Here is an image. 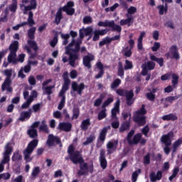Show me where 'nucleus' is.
I'll return each instance as SVG.
<instances>
[{
	"instance_id": "obj_9",
	"label": "nucleus",
	"mask_w": 182,
	"mask_h": 182,
	"mask_svg": "<svg viewBox=\"0 0 182 182\" xmlns=\"http://www.w3.org/2000/svg\"><path fill=\"white\" fill-rule=\"evenodd\" d=\"M38 143H39V140L38 139H33L28 143L26 149L23 151L24 160H28L31 158V154L38 147Z\"/></svg>"
},
{
	"instance_id": "obj_3",
	"label": "nucleus",
	"mask_w": 182,
	"mask_h": 182,
	"mask_svg": "<svg viewBox=\"0 0 182 182\" xmlns=\"http://www.w3.org/2000/svg\"><path fill=\"white\" fill-rule=\"evenodd\" d=\"M35 32H36V27H31L28 30V37L30 40L27 41L28 45L24 46L23 48L30 55V59L36 58V52L39 50L38 43L33 41L35 39Z\"/></svg>"
},
{
	"instance_id": "obj_38",
	"label": "nucleus",
	"mask_w": 182,
	"mask_h": 182,
	"mask_svg": "<svg viewBox=\"0 0 182 182\" xmlns=\"http://www.w3.org/2000/svg\"><path fill=\"white\" fill-rule=\"evenodd\" d=\"M157 9L159 10V15H164V14H167V11H168V5L167 3H165V6L159 5Z\"/></svg>"
},
{
	"instance_id": "obj_16",
	"label": "nucleus",
	"mask_w": 182,
	"mask_h": 182,
	"mask_svg": "<svg viewBox=\"0 0 182 182\" xmlns=\"http://www.w3.org/2000/svg\"><path fill=\"white\" fill-rule=\"evenodd\" d=\"M46 143L48 147H53V146H55V143H56V144L62 145V141L60 140V138L58 136H55L53 134L48 135Z\"/></svg>"
},
{
	"instance_id": "obj_52",
	"label": "nucleus",
	"mask_w": 182,
	"mask_h": 182,
	"mask_svg": "<svg viewBox=\"0 0 182 182\" xmlns=\"http://www.w3.org/2000/svg\"><path fill=\"white\" fill-rule=\"evenodd\" d=\"M113 97H109L107 100H105L102 105V109H106V107H107V106H109V105H110V103H113Z\"/></svg>"
},
{
	"instance_id": "obj_10",
	"label": "nucleus",
	"mask_w": 182,
	"mask_h": 182,
	"mask_svg": "<svg viewBox=\"0 0 182 182\" xmlns=\"http://www.w3.org/2000/svg\"><path fill=\"white\" fill-rule=\"evenodd\" d=\"M97 25L99 26H104L105 28H106V26L112 28V32H118V33L122 32V26L116 24L113 20L111 21H109L108 20H106L105 21H99Z\"/></svg>"
},
{
	"instance_id": "obj_20",
	"label": "nucleus",
	"mask_w": 182,
	"mask_h": 182,
	"mask_svg": "<svg viewBox=\"0 0 182 182\" xmlns=\"http://www.w3.org/2000/svg\"><path fill=\"white\" fill-rule=\"evenodd\" d=\"M126 100L127 106H132L134 103V92H133V90H130L129 91L127 90L125 92Z\"/></svg>"
},
{
	"instance_id": "obj_27",
	"label": "nucleus",
	"mask_w": 182,
	"mask_h": 182,
	"mask_svg": "<svg viewBox=\"0 0 182 182\" xmlns=\"http://www.w3.org/2000/svg\"><path fill=\"white\" fill-rule=\"evenodd\" d=\"M143 137V134H141V133H137L136 134L133 139H131V142L129 143V146L132 145H137L139 144V143H140V140H141V138Z\"/></svg>"
},
{
	"instance_id": "obj_46",
	"label": "nucleus",
	"mask_w": 182,
	"mask_h": 182,
	"mask_svg": "<svg viewBox=\"0 0 182 182\" xmlns=\"http://www.w3.org/2000/svg\"><path fill=\"white\" fill-rule=\"evenodd\" d=\"M80 114V109L78 107H74L73 109V117L72 120H75V119H77Z\"/></svg>"
},
{
	"instance_id": "obj_33",
	"label": "nucleus",
	"mask_w": 182,
	"mask_h": 182,
	"mask_svg": "<svg viewBox=\"0 0 182 182\" xmlns=\"http://www.w3.org/2000/svg\"><path fill=\"white\" fill-rule=\"evenodd\" d=\"M90 119L87 118L86 119H84L80 124L81 130H83V132H86V130L89 129V126H90Z\"/></svg>"
},
{
	"instance_id": "obj_44",
	"label": "nucleus",
	"mask_w": 182,
	"mask_h": 182,
	"mask_svg": "<svg viewBox=\"0 0 182 182\" xmlns=\"http://www.w3.org/2000/svg\"><path fill=\"white\" fill-rule=\"evenodd\" d=\"M171 77H172V80H171L172 85L177 86L178 85V79H180V77L177 74L173 73L171 74Z\"/></svg>"
},
{
	"instance_id": "obj_1",
	"label": "nucleus",
	"mask_w": 182,
	"mask_h": 182,
	"mask_svg": "<svg viewBox=\"0 0 182 182\" xmlns=\"http://www.w3.org/2000/svg\"><path fill=\"white\" fill-rule=\"evenodd\" d=\"M69 156H66L65 160H70L73 164H79V168L77 171V176L81 177L82 176H89L90 174H93L95 170V166L93 163L89 165L85 161L83 156L80 154V151H75V146L70 144L67 151Z\"/></svg>"
},
{
	"instance_id": "obj_49",
	"label": "nucleus",
	"mask_w": 182,
	"mask_h": 182,
	"mask_svg": "<svg viewBox=\"0 0 182 182\" xmlns=\"http://www.w3.org/2000/svg\"><path fill=\"white\" fill-rule=\"evenodd\" d=\"M141 132L145 137H149V132H150V127H149V125H146L145 127H144L141 129Z\"/></svg>"
},
{
	"instance_id": "obj_28",
	"label": "nucleus",
	"mask_w": 182,
	"mask_h": 182,
	"mask_svg": "<svg viewBox=\"0 0 182 182\" xmlns=\"http://www.w3.org/2000/svg\"><path fill=\"white\" fill-rule=\"evenodd\" d=\"M62 9L59 8L55 14L54 23L59 25L62 19H63V14L62 13Z\"/></svg>"
},
{
	"instance_id": "obj_41",
	"label": "nucleus",
	"mask_w": 182,
	"mask_h": 182,
	"mask_svg": "<svg viewBox=\"0 0 182 182\" xmlns=\"http://www.w3.org/2000/svg\"><path fill=\"white\" fill-rule=\"evenodd\" d=\"M39 131L47 134L49 133V127H48L45 119L41 122V125L39 127Z\"/></svg>"
},
{
	"instance_id": "obj_8",
	"label": "nucleus",
	"mask_w": 182,
	"mask_h": 182,
	"mask_svg": "<svg viewBox=\"0 0 182 182\" xmlns=\"http://www.w3.org/2000/svg\"><path fill=\"white\" fill-rule=\"evenodd\" d=\"M174 137V133L173 132H170L166 134L162 135L161 138V143L165 144V147L164 148V151L167 155L170 154V151L171 149H170V146H171V139Z\"/></svg>"
},
{
	"instance_id": "obj_15",
	"label": "nucleus",
	"mask_w": 182,
	"mask_h": 182,
	"mask_svg": "<svg viewBox=\"0 0 182 182\" xmlns=\"http://www.w3.org/2000/svg\"><path fill=\"white\" fill-rule=\"evenodd\" d=\"M85 87H86V85L83 82H81L78 85L76 81H74L71 84L72 90H73L74 92H77V95H79L80 96H82V93H83Z\"/></svg>"
},
{
	"instance_id": "obj_18",
	"label": "nucleus",
	"mask_w": 182,
	"mask_h": 182,
	"mask_svg": "<svg viewBox=\"0 0 182 182\" xmlns=\"http://www.w3.org/2000/svg\"><path fill=\"white\" fill-rule=\"evenodd\" d=\"M120 112V100H117L114 105V108L111 110V118L115 120H117V113Z\"/></svg>"
},
{
	"instance_id": "obj_31",
	"label": "nucleus",
	"mask_w": 182,
	"mask_h": 182,
	"mask_svg": "<svg viewBox=\"0 0 182 182\" xmlns=\"http://www.w3.org/2000/svg\"><path fill=\"white\" fill-rule=\"evenodd\" d=\"M95 140H96V135L94 133H92L87 137L86 141L82 143V145L89 146V144H92Z\"/></svg>"
},
{
	"instance_id": "obj_30",
	"label": "nucleus",
	"mask_w": 182,
	"mask_h": 182,
	"mask_svg": "<svg viewBox=\"0 0 182 182\" xmlns=\"http://www.w3.org/2000/svg\"><path fill=\"white\" fill-rule=\"evenodd\" d=\"M18 49H19V42H18V41H15L10 44L9 50L11 53H16Z\"/></svg>"
},
{
	"instance_id": "obj_21",
	"label": "nucleus",
	"mask_w": 182,
	"mask_h": 182,
	"mask_svg": "<svg viewBox=\"0 0 182 182\" xmlns=\"http://www.w3.org/2000/svg\"><path fill=\"white\" fill-rule=\"evenodd\" d=\"M107 33V31L106 29L102 30H95L93 32L94 36L92 38L93 42H97L100 39V36H104Z\"/></svg>"
},
{
	"instance_id": "obj_22",
	"label": "nucleus",
	"mask_w": 182,
	"mask_h": 182,
	"mask_svg": "<svg viewBox=\"0 0 182 182\" xmlns=\"http://www.w3.org/2000/svg\"><path fill=\"white\" fill-rule=\"evenodd\" d=\"M163 178V172L161 171H158L156 174V172H151L149 174V178L151 182L159 181Z\"/></svg>"
},
{
	"instance_id": "obj_24",
	"label": "nucleus",
	"mask_w": 182,
	"mask_h": 182,
	"mask_svg": "<svg viewBox=\"0 0 182 182\" xmlns=\"http://www.w3.org/2000/svg\"><path fill=\"white\" fill-rule=\"evenodd\" d=\"M97 68L100 70V72L95 76V79H102L105 75V67L102 62H98L96 64Z\"/></svg>"
},
{
	"instance_id": "obj_54",
	"label": "nucleus",
	"mask_w": 182,
	"mask_h": 182,
	"mask_svg": "<svg viewBox=\"0 0 182 182\" xmlns=\"http://www.w3.org/2000/svg\"><path fill=\"white\" fill-rule=\"evenodd\" d=\"M12 161H19L22 160V155L19 154V153L14 154V155L11 157Z\"/></svg>"
},
{
	"instance_id": "obj_39",
	"label": "nucleus",
	"mask_w": 182,
	"mask_h": 182,
	"mask_svg": "<svg viewBox=\"0 0 182 182\" xmlns=\"http://www.w3.org/2000/svg\"><path fill=\"white\" fill-rule=\"evenodd\" d=\"M117 76H119L122 79L124 77V68H123V63L121 61L118 63Z\"/></svg>"
},
{
	"instance_id": "obj_19",
	"label": "nucleus",
	"mask_w": 182,
	"mask_h": 182,
	"mask_svg": "<svg viewBox=\"0 0 182 182\" xmlns=\"http://www.w3.org/2000/svg\"><path fill=\"white\" fill-rule=\"evenodd\" d=\"M119 141H114V142L112 141H108L107 144V155L110 156L111 154H113L114 151H116V149H117V144Z\"/></svg>"
},
{
	"instance_id": "obj_36",
	"label": "nucleus",
	"mask_w": 182,
	"mask_h": 182,
	"mask_svg": "<svg viewBox=\"0 0 182 182\" xmlns=\"http://www.w3.org/2000/svg\"><path fill=\"white\" fill-rule=\"evenodd\" d=\"M129 129H130V121H125L119 127V133H123V132H126Z\"/></svg>"
},
{
	"instance_id": "obj_37",
	"label": "nucleus",
	"mask_w": 182,
	"mask_h": 182,
	"mask_svg": "<svg viewBox=\"0 0 182 182\" xmlns=\"http://www.w3.org/2000/svg\"><path fill=\"white\" fill-rule=\"evenodd\" d=\"M7 60L9 63H16L18 62V60L16 59V53H10L7 57Z\"/></svg>"
},
{
	"instance_id": "obj_45",
	"label": "nucleus",
	"mask_w": 182,
	"mask_h": 182,
	"mask_svg": "<svg viewBox=\"0 0 182 182\" xmlns=\"http://www.w3.org/2000/svg\"><path fill=\"white\" fill-rule=\"evenodd\" d=\"M144 66H146L149 70H154L156 68V63L153 61H148L146 63L142 64Z\"/></svg>"
},
{
	"instance_id": "obj_13",
	"label": "nucleus",
	"mask_w": 182,
	"mask_h": 182,
	"mask_svg": "<svg viewBox=\"0 0 182 182\" xmlns=\"http://www.w3.org/2000/svg\"><path fill=\"white\" fill-rule=\"evenodd\" d=\"M109 129H110V126L105 127L100 132V135L97 141V147L98 149L103 146L105 141L106 140V136L107 135V131Z\"/></svg>"
},
{
	"instance_id": "obj_50",
	"label": "nucleus",
	"mask_w": 182,
	"mask_h": 182,
	"mask_svg": "<svg viewBox=\"0 0 182 182\" xmlns=\"http://www.w3.org/2000/svg\"><path fill=\"white\" fill-rule=\"evenodd\" d=\"M124 69V70H130V69H133V63L129 60H126Z\"/></svg>"
},
{
	"instance_id": "obj_53",
	"label": "nucleus",
	"mask_w": 182,
	"mask_h": 182,
	"mask_svg": "<svg viewBox=\"0 0 182 182\" xmlns=\"http://www.w3.org/2000/svg\"><path fill=\"white\" fill-rule=\"evenodd\" d=\"M61 38L62 39H64L63 42V45H68V43H69V38H70V35L69 34H61Z\"/></svg>"
},
{
	"instance_id": "obj_7",
	"label": "nucleus",
	"mask_w": 182,
	"mask_h": 182,
	"mask_svg": "<svg viewBox=\"0 0 182 182\" xmlns=\"http://www.w3.org/2000/svg\"><path fill=\"white\" fill-rule=\"evenodd\" d=\"M76 41H75V38H73L70 43H69L68 46L65 48V55H68L69 56V65L70 66L75 67V63H76V60L79 59V54H75L71 53L72 46H75Z\"/></svg>"
},
{
	"instance_id": "obj_4",
	"label": "nucleus",
	"mask_w": 182,
	"mask_h": 182,
	"mask_svg": "<svg viewBox=\"0 0 182 182\" xmlns=\"http://www.w3.org/2000/svg\"><path fill=\"white\" fill-rule=\"evenodd\" d=\"M63 79L64 82L62 85V88L59 92V97H61L60 103L58 104V110H62L65 107L66 103V92L69 90V87L70 86V79H69V73L65 72L63 74Z\"/></svg>"
},
{
	"instance_id": "obj_62",
	"label": "nucleus",
	"mask_w": 182,
	"mask_h": 182,
	"mask_svg": "<svg viewBox=\"0 0 182 182\" xmlns=\"http://www.w3.org/2000/svg\"><path fill=\"white\" fill-rule=\"evenodd\" d=\"M28 81L31 86H35V85H36V80L35 79V77H33V75H31L30 77H28Z\"/></svg>"
},
{
	"instance_id": "obj_23",
	"label": "nucleus",
	"mask_w": 182,
	"mask_h": 182,
	"mask_svg": "<svg viewBox=\"0 0 182 182\" xmlns=\"http://www.w3.org/2000/svg\"><path fill=\"white\" fill-rule=\"evenodd\" d=\"M31 116H32L31 109H29L28 111H23L20 114V117L18 120H20V122H25L26 120H29V119H31Z\"/></svg>"
},
{
	"instance_id": "obj_17",
	"label": "nucleus",
	"mask_w": 182,
	"mask_h": 182,
	"mask_svg": "<svg viewBox=\"0 0 182 182\" xmlns=\"http://www.w3.org/2000/svg\"><path fill=\"white\" fill-rule=\"evenodd\" d=\"M95 60V55L93 54L89 53L85 55L82 58V64L87 69H92V62Z\"/></svg>"
},
{
	"instance_id": "obj_58",
	"label": "nucleus",
	"mask_w": 182,
	"mask_h": 182,
	"mask_svg": "<svg viewBox=\"0 0 182 182\" xmlns=\"http://www.w3.org/2000/svg\"><path fill=\"white\" fill-rule=\"evenodd\" d=\"M53 87H55V86H53V85H50V86H47L46 87H45L44 89L46 90V95L50 96L53 93L52 89H53Z\"/></svg>"
},
{
	"instance_id": "obj_32",
	"label": "nucleus",
	"mask_w": 182,
	"mask_h": 182,
	"mask_svg": "<svg viewBox=\"0 0 182 182\" xmlns=\"http://www.w3.org/2000/svg\"><path fill=\"white\" fill-rule=\"evenodd\" d=\"M182 144V138L178 139L175 141L172 145V153L174 154L178 150V147Z\"/></svg>"
},
{
	"instance_id": "obj_5",
	"label": "nucleus",
	"mask_w": 182,
	"mask_h": 182,
	"mask_svg": "<svg viewBox=\"0 0 182 182\" xmlns=\"http://www.w3.org/2000/svg\"><path fill=\"white\" fill-rule=\"evenodd\" d=\"M12 153H14V144L11 141H9L4 146V151L2 154L3 159L0 164V173H2L5 168L4 164H8L11 161V154Z\"/></svg>"
},
{
	"instance_id": "obj_42",
	"label": "nucleus",
	"mask_w": 182,
	"mask_h": 182,
	"mask_svg": "<svg viewBox=\"0 0 182 182\" xmlns=\"http://www.w3.org/2000/svg\"><path fill=\"white\" fill-rule=\"evenodd\" d=\"M121 26H124V25H128L130 26V23H133V18L132 17H128L127 19H122L119 21Z\"/></svg>"
},
{
	"instance_id": "obj_25",
	"label": "nucleus",
	"mask_w": 182,
	"mask_h": 182,
	"mask_svg": "<svg viewBox=\"0 0 182 182\" xmlns=\"http://www.w3.org/2000/svg\"><path fill=\"white\" fill-rule=\"evenodd\" d=\"M133 121L137 123L138 126H144L146 124V116L134 115Z\"/></svg>"
},
{
	"instance_id": "obj_6",
	"label": "nucleus",
	"mask_w": 182,
	"mask_h": 182,
	"mask_svg": "<svg viewBox=\"0 0 182 182\" xmlns=\"http://www.w3.org/2000/svg\"><path fill=\"white\" fill-rule=\"evenodd\" d=\"M4 75L6 76V78L1 85V90L2 92L6 90L9 93H12L14 92V88L11 87V85H12V80H11V77H12V70H5Z\"/></svg>"
},
{
	"instance_id": "obj_55",
	"label": "nucleus",
	"mask_w": 182,
	"mask_h": 182,
	"mask_svg": "<svg viewBox=\"0 0 182 182\" xmlns=\"http://www.w3.org/2000/svg\"><path fill=\"white\" fill-rule=\"evenodd\" d=\"M146 97L148 99V100H150V102H154V100H156V95H154L153 92L146 93Z\"/></svg>"
},
{
	"instance_id": "obj_26",
	"label": "nucleus",
	"mask_w": 182,
	"mask_h": 182,
	"mask_svg": "<svg viewBox=\"0 0 182 182\" xmlns=\"http://www.w3.org/2000/svg\"><path fill=\"white\" fill-rule=\"evenodd\" d=\"M58 127L63 132H66L69 133L72 130V123L70 122H60L58 125Z\"/></svg>"
},
{
	"instance_id": "obj_34",
	"label": "nucleus",
	"mask_w": 182,
	"mask_h": 182,
	"mask_svg": "<svg viewBox=\"0 0 182 182\" xmlns=\"http://www.w3.org/2000/svg\"><path fill=\"white\" fill-rule=\"evenodd\" d=\"M27 134L31 139L36 140V138L38 137V130H36V129L31 128L27 131Z\"/></svg>"
},
{
	"instance_id": "obj_59",
	"label": "nucleus",
	"mask_w": 182,
	"mask_h": 182,
	"mask_svg": "<svg viewBox=\"0 0 182 182\" xmlns=\"http://www.w3.org/2000/svg\"><path fill=\"white\" fill-rule=\"evenodd\" d=\"M39 173H41V168H39V166H36L33 169L31 176L32 177H36V176H38Z\"/></svg>"
},
{
	"instance_id": "obj_64",
	"label": "nucleus",
	"mask_w": 182,
	"mask_h": 182,
	"mask_svg": "<svg viewBox=\"0 0 182 182\" xmlns=\"http://www.w3.org/2000/svg\"><path fill=\"white\" fill-rule=\"evenodd\" d=\"M107 43H110V41L109 40V37H106L102 41H100L99 46H105V45H107Z\"/></svg>"
},
{
	"instance_id": "obj_35",
	"label": "nucleus",
	"mask_w": 182,
	"mask_h": 182,
	"mask_svg": "<svg viewBox=\"0 0 182 182\" xmlns=\"http://www.w3.org/2000/svg\"><path fill=\"white\" fill-rule=\"evenodd\" d=\"M150 59L153 62H156V63L159 65L160 68H162L163 65H164V59H163V58H159L156 57V55H152L150 56Z\"/></svg>"
},
{
	"instance_id": "obj_2",
	"label": "nucleus",
	"mask_w": 182,
	"mask_h": 182,
	"mask_svg": "<svg viewBox=\"0 0 182 182\" xmlns=\"http://www.w3.org/2000/svg\"><path fill=\"white\" fill-rule=\"evenodd\" d=\"M22 4H20V9L23 11V14L26 15L28 12V17L27 21H23L21 23L20 28L29 25V26H33L35 25V20H33V12L36 8H38V2L36 0H22Z\"/></svg>"
},
{
	"instance_id": "obj_40",
	"label": "nucleus",
	"mask_w": 182,
	"mask_h": 182,
	"mask_svg": "<svg viewBox=\"0 0 182 182\" xmlns=\"http://www.w3.org/2000/svg\"><path fill=\"white\" fill-rule=\"evenodd\" d=\"M144 114H147V110H146V105L143 104L139 109L135 112L134 115L136 116H144Z\"/></svg>"
},
{
	"instance_id": "obj_47",
	"label": "nucleus",
	"mask_w": 182,
	"mask_h": 182,
	"mask_svg": "<svg viewBox=\"0 0 182 182\" xmlns=\"http://www.w3.org/2000/svg\"><path fill=\"white\" fill-rule=\"evenodd\" d=\"M121 83H122V80H120V78H117L111 84V88L117 89V87L120 86Z\"/></svg>"
},
{
	"instance_id": "obj_29",
	"label": "nucleus",
	"mask_w": 182,
	"mask_h": 182,
	"mask_svg": "<svg viewBox=\"0 0 182 182\" xmlns=\"http://www.w3.org/2000/svg\"><path fill=\"white\" fill-rule=\"evenodd\" d=\"M178 119V117H177V115L176 114H168L166 115H164L162 117V120L166 121V122H170V120H171V122H176V120H177Z\"/></svg>"
},
{
	"instance_id": "obj_51",
	"label": "nucleus",
	"mask_w": 182,
	"mask_h": 182,
	"mask_svg": "<svg viewBox=\"0 0 182 182\" xmlns=\"http://www.w3.org/2000/svg\"><path fill=\"white\" fill-rule=\"evenodd\" d=\"M80 50V43H75V48H72L70 50L71 53H75V55H79V51Z\"/></svg>"
},
{
	"instance_id": "obj_12",
	"label": "nucleus",
	"mask_w": 182,
	"mask_h": 182,
	"mask_svg": "<svg viewBox=\"0 0 182 182\" xmlns=\"http://www.w3.org/2000/svg\"><path fill=\"white\" fill-rule=\"evenodd\" d=\"M75 6V1H68L67 4L63 6L60 7V9L63 12H65L66 15H68V16H73V15H75V9L73 8Z\"/></svg>"
},
{
	"instance_id": "obj_57",
	"label": "nucleus",
	"mask_w": 182,
	"mask_h": 182,
	"mask_svg": "<svg viewBox=\"0 0 182 182\" xmlns=\"http://www.w3.org/2000/svg\"><path fill=\"white\" fill-rule=\"evenodd\" d=\"M84 33L85 36H89L90 35H92V33H93V28L87 27L84 29Z\"/></svg>"
},
{
	"instance_id": "obj_11",
	"label": "nucleus",
	"mask_w": 182,
	"mask_h": 182,
	"mask_svg": "<svg viewBox=\"0 0 182 182\" xmlns=\"http://www.w3.org/2000/svg\"><path fill=\"white\" fill-rule=\"evenodd\" d=\"M166 59H175L176 60H180V53L178 52V47L176 45H173L169 48V52L165 53Z\"/></svg>"
},
{
	"instance_id": "obj_63",
	"label": "nucleus",
	"mask_w": 182,
	"mask_h": 182,
	"mask_svg": "<svg viewBox=\"0 0 182 182\" xmlns=\"http://www.w3.org/2000/svg\"><path fill=\"white\" fill-rule=\"evenodd\" d=\"M92 17L90 16H86L83 18V23L85 25H89V23H92Z\"/></svg>"
},
{
	"instance_id": "obj_48",
	"label": "nucleus",
	"mask_w": 182,
	"mask_h": 182,
	"mask_svg": "<svg viewBox=\"0 0 182 182\" xmlns=\"http://www.w3.org/2000/svg\"><path fill=\"white\" fill-rule=\"evenodd\" d=\"M178 171H180V169L178 167L175 168L173 170V173L171 176H169V181H173L176 177H177V175L178 174Z\"/></svg>"
},
{
	"instance_id": "obj_61",
	"label": "nucleus",
	"mask_w": 182,
	"mask_h": 182,
	"mask_svg": "<svg viewBox=\"0 0 182 182\" xmlns=\"http://www.w3.org/2000/svg\"><path fill=\"white\" fill-rule=\"evenodd\" d=\"M115 180V178H114V176H113V174H108V178H104L102 179V181L103 182H110V181H114Z\"/></svg>"
},
{
	"instance_id": "obj_60",
	"label": "nucleus",
	"mask_w": 182,
	"mask_h": 182,
	"mask_svg": "<svg viewBox=\"0 0 182 182\" xmlns=\"http://www.w3.org/2000/svg\"><path fill=\"white\" fill-rule=\"evenodd\" d=\"M178 96H169L167 97L165 100L166 102H168V103H173V102H174V100H177V99H178Z\"/></svg>"
},
{
	"instance_id": "obj_14",
	"label": "nucleus",
	"mask_w": 182,
	"mask_h": 182,
	"mask_svg": "<svg viewBox=\"0 0 182 182\" xmlns=\"http://www.w3.org/2000/svg\"><path fill=\"white\" fill-rule=\"evenodd\" d=\"M99 161H100V167L102 168V170H106L107 167V160L106 159L105 149H101L100 150Z\"/></svg>"
},
{
	"instance_id": "obj_43",
	"label": "nucleus",
	"mask_w": 182,
	"mask_h": 182,
	"mask_svg": "<svg viewBox=\"0 0 182 182\" xmlns=\"http://www.w3.org/2000/svg\"><path fill=\"white\" fill-rule=\"evenodd\" d=\"M102 109L98 113L97 119L103 120L106 119L107 114L106 113V108H102Z\"/></svg>"
},
{
	"instance_id": "obj_56",
	"label": "nucleus",
	"mask_w": 182,
	"mask_h": 182,
	"mask_svg": "<svg viewBox=\"0 0 182 182\" xmlns=\"http://www.w3.org/2000/svg\"><path fill=\"white\" fill-rule=\"evenodd\" d=\"M133 136H134V129L131 130L127 134V141L128 144L132 142V137Z\"/></svg>"
}]
</instances>
